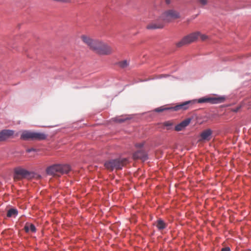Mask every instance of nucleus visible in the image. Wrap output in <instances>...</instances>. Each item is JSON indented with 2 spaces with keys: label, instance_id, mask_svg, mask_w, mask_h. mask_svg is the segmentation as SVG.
I'll return each mask as SVG.
<instances>
[{
  "label": "nucleus",
  "instance_id": "nucleus-27",
  "mask_svg": "<svg viewBox=\"0 0 251 251\" xmlns=\"http://www.w3.org/2000/svg\"><path fill=\"white\" fill-rule=\"evenodd\" d=\"M221 251H230L229 247H225L222 249Z\"/></svg>",
  "mask_w": 251,
  "mask_h": 251
},
{
  "label": "nucleus",
  "instance_id": "nucleus-9",
  "mask_svg": "<svg viewBox=\"0 0 251 251\" xmlns=\"http://www.w3.org/2000/svg\"><path fill=\"white\" fill-rule=\"evenodd\" d=\"M195 103V100H189L179 103L173 107H169L168 109H171L173 111H183L188 109L190 105Z\"/></svg>",
  "mask_w": 251,
  "mask_h": 251
},
{
  "label": "nucleus",
  "instance_id": "nucleus-1",
  "mask_svg": "<svg viewBox=\"0 0 251 251\" xmlns=\"http://www.w3.org/2000/svg\"><path fill=\"white\" fill-rule=\"evenodd\" d=\"M82 41L90 49L101 55H109L113 52V49L107 44L100 41L93 40L90 37L83 35L81 36Z\"/></svg>",
  "mask_w": 251,
  "mask_h": 251
},
{
  "label": "nucleus",
  "instance_id": "nucleus-10",
  "mask_svg": "<svg viewBox=\"0 0 251 251\" xmlns=\"http://www.w3.org/2000/svg\"><path fill=\"white\" fill-rule=\"evenodd\" d=\"M212 131L210 129H207L203 130L200 135L201 138L199 139L200 142L204 141H208L211 138Z\"/></svg>",
  "mask_w": 251,
  "mask_h": 251
},
{
  "label": "nucleus",
  "instance_id": "nucleus-22",
  "mask_svg": "<svg viewBox=\"0 0 251 251\" xmlns=\"http://www.w3.org/2000/svg\"><path fill=\"white\" fill-rule=\"evenodd\" d=\"M168 108L169 107L164 108L163 107H160L156 108L155 110L156 112H162V111H163L164 110H171V109H168Z\"/></svg>",
  "mask_w": 251,
  "mask_h": 251
},
{
  "label": "nucleus",
  "instance_id": "nucleus-26",
  "mask_svg": "<svg viewBox=\"0 0 251 251\" xmlns=\"http://www.w3.org/2000/svg\"><path fill=\"white\" fill-rule=\"evenodd\" d=\"M144 145V144L143 143H137L135 145V146L137 148H142Z\"/></svg>",
  "mask_w": 251,
  "mask_h": 251
},
{
  "label": "nucleus",
  "instance_id": "nucleus-24",
  "mask_svg": "<svg viewBox=\"0 0 251 251\" xmlns=\"http://www.w3.org/2000/svg\"><path fill=\"white\" fill-rule=\"evenodd\" d=\"M199 37L201 38V39L202 41H204L207 38V36L206 35H204V34H201V33H200V35L199 36Z\"/></svg>",
  "mask_w": 251,
  "mask_h": 251
},
{
  "label": "nucleus",
  "instance_id": "nucleus-3",
  "mask_svg": "<svg viewBox=\"0 0 251 251\" xmlns=\"http://www.w3.org/2000/svg\"><path fill=\"white\" fill-rule=\"evenodd\" d=\"M47 135L41 132H34L30 130H24L22 131L20 138L23 140H37L41 141L46 139Z\"/></svg>",
  "mask_w": 251,
  "mask_h": 251
},
{
  "label": "nucleus",
  "instance_id": "nucleus-11",
  "mask_svg": "<svg viewBox=\"0 0 251 251\" xmlns=\"http://www.w3.org/2000/svg\"><path fill=\"white\" fill-rule=\"evenodd\" d=\"M14 134L12 130H3L0 132V142L5 141Z\"/></svg>",
  "mask_w": 251,
  "mask_h": 251
},
{
  "label": "nucleus",
  "instance_id": "nucleus-23",
  "mask_svg": "<svg viewBox=\"0 0 251 251\" xmlns=\"http://www.w3.org/2000/svg\"><path fill=\"white\" fill-rule=\"evenodd\" d=\"M53 1L62 2V3H70L71 2V0H52Z\"/></svg>",
  "mask_w": 251,
  "mask_h": 251
},
{
  "label": "nucleus",
  "instance_id": "nucleus-6",
  "mask_svg": "<svg viewBox=\"0 0 251 251\" xmlns=\"http://www.w3.org/2000/svg\"><path fill=\"white\" fill-rule=\"evenodd\" d=\"M179 13L174 9H170L163 13L160 19L165 22H170L172 20L179 18Z\"/></svg>",
  "mask_w": 251,
  "mask_h": 251
},
{
  "label": "nucleus",
  "instance_id": "nucleus-19",
  "mask_svg": "<svg viewBox=\"0 0 251 251\" xmlns=\"http://www.w3.org/2000/svg\"><path fill=\"white\" fill-rule=\"evenodd\" d=\"M163 125L167 127V130H169L171 128V127L173 126V123L170 121H167L164 122L163 124Z\"/></svg>",
  "mask_w": 251,
  "mask_h": 251
},
{
  "label": "nucleus",
  "instance_id": "nucleus-12",
  "mask_svg": "<svg viewBox=\"0 0 251 251\" xmlns=\"http://www.w3.org/2000/svg\"><path fill=\"white\" fill-rule=\"evenodd\" d=\"M133 157L134 159H140L143 161L146 160L148 159L147 153L142 150H140L135 152L133 155Z\"/></svg>",
  "mask_w": 251,
  "mask_h": 251
},
{
  "label": "nucleus",
  "instance_id": "nucleus-18",
  "mask_svg": "<svg viewBox=\"0 0 251 251\" xmlns=\"http://www.w3.org/2000/svg\"><path fill=\"white\" fill-rule=\"evenodd\" d=\"M191 119L190 118L186 119L185 120L181 122V124L184 128L187 126L190 123Z\"/></svg>",
  "mask_w": 251,
  "mask_h": 251
},
{
  "label": "nucleus",
  "instance_id": "nucleus-25",
  "mask_svg": "<svg viewBox=\"0 0 251 251\" xmlns=\"http://www.w3.org/2000/svg\"><path fill=\"white\" fill-rule=\"evenodd\" d=\"M126 121V119H124L121 118H116L115 120V121L118 122V123H122Z\"/></svg>",
  "mask_w": 251,
  "mask_h": 251
},
{
  "label": "nucleus",
  "instance_id": "nucleus-5",
  "mask_svg": "<svg viewBox=\"0 0 251 251\" xmlns=\"http://www.w3.org/2000/svg\"><path fill=\"white\" fill-rule=\"evenodd\" d=\"M200 35V32L192 33L184 37L180 41L177 42L176 43V46L177 47H181L185 45L195 42L199 38Z\"/></svg>",
  "mask_w": 251,
  "mask_h": 251
},
{
  "label": "nucleus",
  "instance_id": "nucleus-15",
  "mask_svg": "<svg viewBox=\"0 0 251 251\" xmlns=\"http://www.w3.org/2000/svg\"><path fill=\"white\" fill-rule=\"evenodd\" d=\"M24 229L26 232H28L30 231L32 232L36 231V227L32 224L26 223Z\"/></svg>",
  "mask_w": 251,
  "mask_h": 251
},
{
  "label": "nucleus",
  "instance_id": "nucleus-21",
  "mask_svg": "<svg viewBox=\"0 0 251 251\" xmlns=\"http://www.w3.org/2000/svg\"><path fill=\"white\" fill-rule=\"evenodd\" d=\"M184 128V127L183 126H182L181 123H180L179 124L177 125V126H175V130L176 131H181V130H183Z\"/></svg>",
  "mask_w": 251,
  "mask_h": 251
},
{
  "label": "nucleus",
  "instance_id": "nucleus-13",
  "mask_svg": "<svg viewBox=\"0 0 251 251\" xmlns=\"http://www.w3.org/2000/svg\"><path fill=\"white\" fill-rule=\"evenodd\" d=\"M164 26V25L162 23H151L147 26L148 29H155L157 28H162Z\"/></svg>",
  "mask_w": 251,
  "mask_h": 251
},
{
  "label": "nucleus",
  "instance_id": "nucleus-17",
  "mask_svg": "<svg viewBox=\"0 0 251 251\" xmlns=\"http://www.w3.org/2000/svg\"><path fill=\"white\" fill-rule=\"evenodd\" d=\"M197 2L199 5L201 7L203 8L206 5H208L209 3L208 0H197Z\"/></svg>",
  "mask_w": 251,
  "mask_h": 251
},
{
  "label": "nucleus",
  "instance_id": "nucleus-2",
  "mask_svg": "<svg viewBox=\"0 0 251 251\" xmlns=\"http://www.w3.org/2000/svg\"><path fill=\"white\" fill-rule=\"evenodd\" d=\"M71 170L69 165L67 164H54L46 169L48 175L60 176L61 175L68 174Z\"/></svg>",
  "mask_w": 251,
  "mask_h": 251
},
{
  "label": "nucleus",
  "instance_id": "nucleus-20",
  "mask_svg": "<svg viewBox=\"0 0 251 251\" xmlns=\"http://www.w3.org/2000/svg\"><path fill=\"white\" fill-rule=\"evenodd\" d=\"M128 63L126 60H124L119 62V66L122 68H125L126 67L128 66Z\"/></svg>",
  "mask_w": 251,
  "mask_h": 251
},
{
  "label": "nucleus",
  "instance_id": "nucleus-7",
  "mask_svg": "<svg viewBox=\"0 0 251 251\" xmlns=\"http://www.w3.org/2000/svg\"><path fill=\"white\" fill-rule=\"evenodd\" d=\"M15 178L21 179L26 178L28 179L33 177L34 173L21 167H17L14 169Z\"/></svg>",
  "mask_w": 251,
  "mask_h": 251
},
{
  "label": "nucleus",
  "instance_id": "nucleus-16",
  "mask_svg": "<svg viewBox=\"0 0 251 251\" xmlns=\"http://www.w3.org/2000/svg\"><path fill=\"white\" fill-rule=\"evenodd\" d=\"M18 214V210L16 209H10L7 213L8 217H15Z\"/></svg>",
  "mask_w": 251,
  "mask_h": 251
},
{
  "label": "nucleus",
  "instance_id": "nucleus-28",
  "mask_svg": "<svg viewBox=\"0 0 251 251\" xmlns=\"http://www.w3.org/2000/svg\"><path fill=\"white\" fill-rule=\"evenodd\" d=\"M35 151V150L34 149H33V148H31V149H27V150H26V151H27V152H31V151Z\"/></svg>",
  "mask_w": 251,
  "mask_h": 251
},
{
  "label": "nucleus",
  "instance_id": "nucleus-4",
  "mask_svg": "<svg viewBox=\"0 0 251 251\" xmlns=\"http://www.w3.org/2000/svg\"><path fill=\"white\" fill-rule=\"evenodd\" d=\"M127 163L126 158L112 159L107 161L104 163L105 168L110 171L113 170H121Z\"/></svg>",
  "mask_w": 251,
  "mask_h": 251
},
{
  "label": "nucleus",
  "instance_id": "nucleus-14",
  "mask_svg": "<svg viewBox=\"0 0 251 251\" xmlns=\"http://www.w3.org/2000/svg\"><path fill=\"white\" fill-rule=\"evenodd\" d=\"M155 226L158 230H162L165 229L167 226V224L161 219H158L156 223Z\"/></svg>",
  "mask_w": 251,
  "mask_h": 251
},
{
  "label": "nucleus",
  "instance_id": "nucleus-29",
  "mask_svg": "<svg viewBox=\"0 0 251 251\" xmlns=\"http://www.w3.org/2000/svg\"><path fill=\"white\" fill-rule=\"evenodd\" d=\"M165 0V2L169 4L171 3V0Z\"/></svg>",
  "mask_w": 251,
  "mask_h": 251
},
{
  "label": "nucleus",
  "instance_id": "nucleus-8",
  "mask_svg": "<svg viewBox=\"0 0 251 251\" xmlns=\"http://www.w3.org/2000/svg\"><path fill=\"white\" fill-rule=\"evenodd\" d=\"M225 98L224 97H202L199 99L197 100H195L198 103H210L212 104L222 103L225 101Z\"/></svg>",
  "mask_w": 251,
  "mask_h": 251
}]
</instances>
